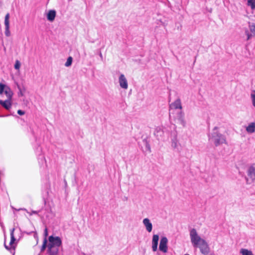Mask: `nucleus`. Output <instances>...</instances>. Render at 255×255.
<instances>
[{
    "instance_id": "nucleus-1",
    "label": "nucleus",
    "mask_w": 255,
    "mask_h": 255,
    "mask_svg": "<svg viewBox=\"0 0 255 255\" xmlns=\"http://www.w3.org/2000/svg\"><path fill=\"white\" fill-rule=\"evenodd\" d=\"M190 236L193 247L199 248L200 252L202 254L208 255L210 252L209 246L206 241L198 235L195 229L193 228L190 230Z\"/></svg>"
},
{
    "instance_id": "nucleus-2",
    "label": "nucleus",
    "mask_w": 255,
    "mask_h": 255,
    "mask_svg": "<svg viewBox=\"0 0 255 255\" xmlns=\"http://www.w3.org/2000/svg\"><path fill=\"white\" fill-rule=\"evenodd\" d=\"M62 242L60 237L51 235L47 240V253L48 255H58L59 248L62 246Z\"/></svg>"
},
{
    "instance_id": "nucleus-3",
    "label": "nucleus",
    "mask_w": 255,
    "mask_h": 255,
    "mask_svg": "<svg viewBox=\"0 0 255 255\" xmlns=\"http://www.w3.org/2000/svg\"><path fill=\"white\" fill-rule=\"evenodd\" d=\"M208 137L209 140L214 143L216 147L223 143L227 144L226 136L218 131L217 127L214 128L211 134H209Z\"/></svg>"
},
{
    "instance_id": "nucleus-4",
    "label": "nucleus",
    "mask_w": 255,
    "mask_h": 255,
    "mask_svg": "<svg viewBox=\"0 0 255 255\" xmlns=\"http://www.w3.org/2000/svg\"><path fill=\"white\" fill-rule=\"evenodd\" d=\"M50 190V184L49 183H46L45 185V187L44 189L42 190V197L43 199V201L44 203V208L45 210L48 212L50 213L51 212V208L49 205L47 204V200L48 199L49 196V191Z\"/></svg>"
},
{
    "instance_id": "nucleus-5",
    "label": "nucleus",
    "mask_w": 255,
    "mask_h": 255,
    "mask_svg": "<svg viewBox=\"0 0 255 255\" xmlns=\"http://www.w3.org/2000/svg\"><path fill=\"white\" fill-rule=\"evenodd\" d=\"M159 250L163 253L168 251V239L165 236L161 237L159 245Z\"/></svg>"
},
{
    "instance_id": "nucleus-6",
    "label": "nucleus",
    "mask_w": 255,
    "mask_h": 255,
    "mask_svg": "<svg viewBox=\"0 0 255 255\" xmlns=\"http://www.w3.org/2000/svg\"><path fill=\"white\" fill-rule=\"evenodd\" d=\"M9 17L10 15L9 13H7L4 17V25H5V35L6 36L8 37L10 35V32L9 30Z\"/></svg>"
},
{
    "instance_id": "nucleus-7",
    "label": "nucleus",
    "mask_w": 255,
    "mask_h": 255,
    "mask_svg": "<svg viewBox=\"0 0 255 255\" xmlns=\"http://www.w3.org/2000/svg\"><path fill=\"white\" fill-rule=\"evenodd\" d=\"M159 235L157 234H154L152 236L151 244H152V251L155 252L158 250V245L159 241Z\"/></svg>"
},
{
    "instance_id": "nucleus-8",
    "label": "nucleus",
    "mask_w": 255,
    "mask_h": 255,
    "mask_svg": "<svg viewBox=\"0 0 255 255\" xmlns=\"http://www.w3.org/2000/svg\"><path fill=\"white\" fill-rule=\"evenodd\" d=\"M119 82L120 87L124 89H127L128 88V83L127 79L123 74H121L119 78Z\"/></svg>"
},
{
    "instance_id": "nucleus-9",
    "label": "nucleus",
    "mask_w": 255,
    "mask_h": 255,
    "mask_svg": "<svg viewBox=\"0 0 255 255\" xmlns=\"http://www.w3.org/2000/svg\"><path fill=\"white\" fill-rule=\"evenodd\" d=\"M176 120L178 124H179L183 127H185L186 122L184 119V114L182 111H179L177 113Z\"/></svg>"
},
{
    "instance_id": "nucleus-10",
    "label": "nucleus",
    "mask_w": 255,
    "mask_h": 255,
    "mask_svg": "<svg viewBox=\"0 0 255 255\" xmlns=\"http://www.w3.org/2000/svg\"><path fill=\"white\" fill-rule=\"evenodd\" d=\"M248 176L252 180H255V163L252 164L248 169Z\"/></svg>"
},
{
    "instance_id": "nucleus-11",
    "label": "nucleus",
    "mask_w": 255,
    "mask_h": 255,
    "mask_svg": "<svg viewBox=\"0 0 255 255\" xmlns=\"http://www.w3.org/2000/svg\"><path fill=\"white\" fill-rule=\"evenodd\" d=\"M56 16V11L55 9H50L46 14V18L48 21L53 22Z\"/></svg>"
},
{
    "instance_id": "nucleus-12",
    "label": "nucleus",
    "mask_w": 255,
    "mask_h": 255,
    "mask_svg": "<svg viewBox=\"0 0 255 255\" xmlns=\"http://www.w3.org/2000/svg\"><path fill=\"white\" fill-rule=\"evenodd\" d=\"M169 107L171 109H182V106L180 99L177 98L174 102L170 104Z\"/></svg>"
},
{
    "instance_id": "nucleus-13",
    "label": "nucleus",
    "mask_w": 255,
    "mask_h": 255,
    "mask_svg": "<svg viewBox=\"0 0 255 255\" xmlns=\"http://www.w3.org/2000/svg\"><path fill=\"white\" fill-rule=\"evenodd\" d=\"M142 222L146 231L149 233L151 232L152 230V224L150 220L148 218H144Z\"/></svg>"
},
{
    "instance_id": "nucleus-14",
    "label": "nucleus",
    "mask_w": 255,
    "mask_h": 255,
    "mask_svg": "<svg viewBox=\"0 0 255 255\" xmlns=\"http://www.w3.org/2000/svg\"><path fill=\"white\" fill-rule=\"evenodd\" d=\"M0 105L2 106L5 110L9 111L12 107L11 100L6 99L4 101L2 100Z\"/></svg>"
},
{
    "instance_id": "nucleus-15",
    "label": "nucleus",
    "mask_w": 255,
    "mask_h": 255,
    "mask_svg": "<svg viewBox=\"0 0 255 255\" xmlns=\"http://www.w3.org/2000/svg\"><path fill=\"white\" fill-rule=\"evenodd\" d=\"M246 130L247 132L252 133L255 132V122H252L250 123L248 126L246 128Z\"/></svg>"
},
{
    "instance_id": "nucleus-16",
    "label": "nucleus",
    "mask_w": 255,
    "mask_h": 255,
    "mask_svg": "<svg viewBox=\"0 0 255 255\" xmlns=\"http://www.w3.org/2000/svg\"><path fill=\"white\" fill-rule=\"evenodd\" d=\"M3 93H4L7 97V99L12 100L13 94L9 87H7Z\"/></svg>"
},
{
    "instance_id": "nucleus-17",
    "label": "nucleus",
    "mask_w": 255,
    "mask_h": 255,
    "mask_svg": "<svg viewBox=\"0 0 255 255\" xmlns=\"http://www.w3.org/2000/svg\"><path fill=\"white\" fill-rule=\"evenodd\" d=\"M37 156L38 163L40 165H43L44 163L46 164V160L43 154L38 155Z\"/></svg>"
},
{
    "instance_id": "nucleus-18",
    "label": "nucleus",
    "mask_w": 255,
    "mask_h": 255,
    "mask_svg": "<svg viewBox=\"0 0 255 255\" xmlns=\"http://www.w3.org/2000/svg\"><path fill=\"white\" fill-rule=\"evenodd\" d=\"M4 248L7 250L9 251L12 254V255H14L15 249V246H14V245H9V246H7L6 245L5 243H4Z\"/></svg>"
},
{
    "instance_id": "nucleus-19",
    "label": "nucleus",
    "mask_w": 255,
    "mask_h": 255,
    "mask_svg": "<svg viewBox=\"0 0 255 255\" xmlns=\"http://www.w3.org/2000/svg\"><path fill=\"white\" fill-rule=\"evenodd\" d=\"M240 253L242 255H254L251 250L246 249H241Z\"/></svg>"
},
{
    "instance_id": "nucleus-20",
    "label": "nucleus",
    "mask_w": 255,
    "mask_h": 255,
    "mask_svg": "<svg viewBox=\"0 0 255 255\" xmlns=\"http://www.w3.org/2000/svg\"><path fill=\"white\" fill-rule=\"evenodd\" d=\"M162 134L163 131L161 130V128L159 127H156L154 132V134L155 135V136H156V137L158 138L159 136H161Z\"/></svg>"
},
{
    "instance_id": "nucleus-21",
    "label": "nucleus",
    "mask_w": 255,
    "mask_h": 255,
    "mask_svg": "<svg viewBox=\"0 0 255 255\" xmlns=\"http://www.w3.org/2000/svg\"><path fill=\"white\" fill-rule=\"evenodd\" d=\"M14 228H13L11 231L10 233V241L9 243V245H13V243L15 242L16 239L14 237Z\"/></svg>"
},
{
    "instance_id": "nucleus-22",
    "label": "nucleus",
    "mask_w": 255,
    "mask_h": 255,
    "mask_svg": "<svg viewBox=\"0 0 255 255\" xmlns=\"http://www.w3.org/2000/svg\"><path fill=\"white\" fill-rule=\"evenodd\" d=\"M34 150L36 155L43 154L42 147H41L40 144H37V147H35L34 148Z\"/></svg>"
},
{
    "instance_id": "nucleus-23",
    "label": "nucleus",
    "mask_w": 255,
    "mask_h": 255,
    "mask_svg": "<svg viewBox=\"0 0 255 255\" xmlns=\"http://www.w3.org/2000/svg\"><path fill=\"white\" fill-rule=\"evenodd\" d=\"M72 62H73V58L71 56H69L67 58L64 65L67 67H70L71 66Z\"/></svg>"
},
{
    "instance_id": "nucleus-24",
    "label": "nucleus",
    "mask_w": 255,
    "mask_h": 255,
    "mask_svg": "<svg viewBox=\"0 0 255 255\" xmlns=\"http://www.w3.org/2000/svg\"><path fill=\"white\" fill-rule=\"evenodd\" d=\"M247 4L251 7L252 9H255V0H248Z\"/></svg>"
},
{
    "instance_id": "nucleus-25",
    "label": "nucleus",
    "mask_w": 255,
    "mask_h": 255,
    "mask_svg": "<svg viewBox=\"0 0 255 255\" xmlns=\"http://www.w3.org/2000/svg\"><path fill=\"white\" fill-rule=\"evenodd\" d=\"M46 248H47V239H43V244L41 248V252H44Z\"/></svg>"
},
{
    "instance_id": "nucleus-26",
    "label": "nucleus",
    "mask_w": 255,
    "mask_h": 255,
    "mask_svg": "<svg viewBox=\"0 0 255 255\" xmlns=\"http://www.w3.org/2000/svg\"><path fill=\"white\" fill-rule=\"evenodd\" d=\"M249 28L250 31L255 36V24L254 23H249Z\"/></svg>"
},
{
    "instance_id": "nucleus-27",
    "label": "nucleus",
    "mask_w": 255,
    "mask_h": 255,
    "mask_svg": "<svg viewBox=\"0 0 255 255\" xmlns=\"http://www.w3.org/2000/svg\"><path fill=\"white\" fill-rule=\"evenodd\" d=\"M7 87L5 84L0 83V95L4 93Z\"/></svg>"
},
{
    "instance_id": "nucleus-28",
    "label": "nucleus",
    "mask_w": 255,
    "mask_h": 255,
    "mask_svg": "<svg viewBox=\"0 0 255 255\" xmlns=\"http://www.w3.org/2000/svg\"><path fill=\"white\" fill-rule=\"evenodd\" d=\"M21 66V63L20 61L18 60H16L15 62L14 65V68L15 70H19Z\"/></svg>"
},
{
    "instance_id": "nucleus-29",
    "label": "nucleus",
    "mask_w": 255,
    "mask_h": 255,
    "mask_svg": "<svg viewBox=\"0 0 255 255\" xmlns=\"http://www.w3.org/2000/svg\"><path fill=\"white\" fill-rule=\"evenodd\" d=\"M251 98L253 105L255 107V90L251 94Z\"/></svg>"
},
{
    "instance_id": "nucleus-30",
    "label": "nucleus",
    "mask_w": 255,
    "mask_h": 255,
    "mask_svg": "<svg viewBox=\"0 0 255 255\" xmlns=\"http://www.w3.org/2000/svg\"><path fill=\"white\" fill-rule=\"evenodd\" d=\"M245 34H246V35H247V40H250L252 38V37L253 36L252 34L251 33H250L249 32L248 30H247V29L246 30V31H245Z\"/></svg>"
},
{
    "instance_id": "nucleus-31",
    "label": "nucleus",
    "mask_w": 255,
    "mask_h": 255,
    "mask_svg": "<svg viewBox=\"0 0 255 255\" xmlns=\"http://www.w3.org/2000/svg\"><path fill=\"white\" fill-rule=\"evenodd\" d=\"M48 236V229L45 228L44 230V239H47V237Z\"/></svg>"
},
{
    "instance_id": "nucleus-32",
    "label": "nucleus",
    "mask_w": 255,
    "mask_h": 255,
    "mask_svg": "<svg viewBox=\"0 0 255 255\" xmlns=\"http://www.w3.org/2000/svg\"><path fill=\"white\" fill-rule=\"evenodd\" d=\"M10 115L17 117V116L16 115H14V113H10V114H6V115H3V114H0V117H1V118L7 117H8V116H9Z\"/></svg>"
},
{
    "instance_id": "nucleus-33",
    "label": "nucleus",
    "mask_w": 255,
    "mask_h": 255,
    "mask_svg": "<svg viewBox=\"0 0 255 255\" xmlns=\"http://www.w3.org/2000/svg\"><path fill=\"white\" fill-rule=\"evenodd\" d=\"M17 113L19 116H23L25 114V111L22 110H18Z\"/></svg>"
},
{
    "instance_id": "nucleus-34",
    "label": "nucleus",
    "mask_w": 255,
    "mask_h": 255,
    "mask_svg": "<svg viewBox=\"0 0 255 255\" xmlns=\"http://www.w3.org/2000/svg\"><path fill=\"white\" fill-rule=\"evenodd\" d=\"M17 87H18V88L19 91V92H18V96H23V92H22L21 88L18 85L17 86Z\"/></svg>"
},
{
    "instance_id": "nucleus-35",
    "label": "nucleus",
    "mask_w": 255,
    "mask_h": 255,
    "mask_svg": "<svg viewBox=\"0 0 255 255\" xmlns=\"http://www.w3.org/2000/svg\"><path fill=\"white\" fill-rule=\"evenodd\" d=\"M145 147L147 150L149 151L150 150V145L146 141H145Z\"/></svg>"
},
{
    "instance_id": "nucleus-36",
    "label": "nucleus",
    "mask_w": 255,
    "mask_h": 255,
    "mask_svg": "<svg viewBox=\"0 0 255 255\" xmlns=\"http://www.w3.org/2000/svg\"><path fill=\"white\" fill-rule=\"evenodd\" d=\"M38 212H39V211H37L32 210L31 213H30V215H32L33 214L36 215V214H38Z\"/></svg>"
},
{
    "instance_id": "nucleus-37",
    "label": "nucleus",
    "mask_w": 255,
    "mask_h": 255,
    "mask_svg": "<svg viewBox=\"0 0 255 255\" xmlns=\"http://www.w3.org/2000/svg\"><path fill=\"white\" fill-rule=\"evenodd\" d=\"M172 146L173 148H175L176 147V146H177V142H175L174 141H172Z\"/></svg>"
},
{
    "instance_id": "nucleus-38",
    "label": "nucleus",
    "mask_w": 255,
    "mask_h": 255,
    "mask_svg": "<svg viewBox=\"0 0 255 255\" xmlns=\"http://www.w3.org/2000/svg\"><path fill=\"white\" fill-rule=\"evenodd\" d=\"M33 232V231H31V232H26V231H25L24 233L27 235H31Z\"/></svg>"
},
{
    "instance_id": "nucleus-39",
    "label": "nucleus",
    "mask_w": 255,
    "mask_h": 255,
    "mask_svg": "<svg viewBox=\"0 0 255 255\" xmlns=\"http://www.w3.org/2000/svg\"><path fill=\"white\" fill-rule=\"evenodd\" d=\"M34 237V238L37 237V234L36 233H35Z\"/></svg>"
},
{
    "instance_id": "nucleus-40",
    "label": "nucleus",
    "mask_w": 255,
    "mask_h": 255,
    "mask_svg": "<svg viewBox=\"0 0 255 255\" xmlns=\"http://www.w3.org/2000/svg\"><path fill=\"white\" fill-rule=\"evenodd\" d=\"M208 255H215L214 253H210Z\"/></svg>"
},
{
    "instance_id": "nucleus-41",
    "label": "nucleus",
    "mask_w": 255,
    "mask_h": 255,
    "mask_svg": "<svg viewBox=\"0 0 255 255\" xmlns=\"http://www.w3.org/2000/svg\"><path fill=\"white\" fill-rule=\"evenodd\" d=\"M100 56H101V57H102V54H101V53L100 54Z\"/></svg>"
}]
</instances>
